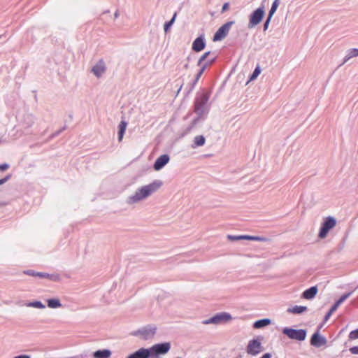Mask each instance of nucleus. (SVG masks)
<instances>
[{
  "mask_svg": "<svg viewBox=\"0 0 358 358\" xmlns=\"http://www.w3.org/2000/svg\"><path fill=\"white\" fill-rule=\"evenodd\" d=\"M349 350L353 355H358V346L352 347Z\"/></svg>",
  "mask_w": 358,
  "mask_h": 358,
  "instance_id": "nucleus-33",
  "label": "nucleus"
},
{
  "mask_svg": "<svg viewBox=\"0 0 358 358\" xmlns=\"http://www.w3.org/2000/svg\"><path fill=\"white\" fill-rule=\"evenodd\" d=\"M36 277L43 278H50L53 279V277L48 273H40L38 272L37 274H36Z\"/></svg>",
  "mask_w": 358,
  "mask_h": 358,
  "instance_id": "nucleus-29",
  "label": "nucleus"
},
{
  "mask_svg": "<svg viewBox=\"0 0 358 358\" xmlns=\"http://www.w3.org/2000/svg\"><path fill=\"white\" fill-rule=\"evenodd\" d=\"M279 3H280L279 0H275L273 1V4L271 6V10L269 11V13H268V16H270V17H272L273 15L276 11V10L279 6Z\"/></svg>",
  "mask_w": 358,
  "mask_h": 358,
  "instance_id": "nucleus-22",
  "label": "nucleus"
},
{
  "mask_svg": "<svg viewBox=\"0 0 358 358\" xmlns=\"http://www.w3.org/2000/svg\"><path fill=\"white\" fill-rule=\"evenodd\" d=\"M231 320V316L227 313H221L215 315L213 317L203 322L204 324H220L222 322H227Z\"/></svg>",
  "mask_w": 358,
  "mask_h": 358,
  "instance_id": "nucleus-8",
  "label": "nucleus"
},
{
  "mask_svg": "<svg viewBox=\"0 0 358 358\" xmlns=\"http://www.w3.org/2000/svg\"><path fill=\"white\" fill-rule=\"evenodd\" d=\"M176 15H177V14H176V13H175L173 16V17H172V19L170 21H169V22L165 23V24H164V31H165V32H167L168 30L169 29V28L173 24V22H174V21L176 20Z\"/></svg>",
  "mask_w": 358,
  "mask_h": 358,
  "instance_id": "nucleus-24",
  "label": "nucleus"
},
{
  "mask_svg": "<svg viewBox=\"0 0 358 358\" xmlns=\"http://www.w3.org/2000/svg\"><path fill=\"white\" fill-rule=\"evenodd\" d=\"M350 295V293L345 294L342 295L340 299L335 303V304L338 307L343 301H345Z\"/></svg>",
  "mask_w": 358,
  "mask_h": 358,
  "instance_id": "nucleus-25",
  "label": "nucleus"
},
{
  "mask_svg": "<svg viewBox=\"0 0 358 358\" xmlns=\"http://www.w3.org/2000/svg\"><path fill=\"white\" fill-rule=\"evenodd\" d=\"M205 48V43L201 37L196 38L192 44V49L195 52H200Z\"/></svg>",
  "mask_w": 358,
  "mask_h": 358,
  "instance_id": "nucleus-13",
  "label": "nucleus"
},
{
  "mask_svg": "<svg viewBox=\"0 0 358 358\" xmlns=\"http://www.w3.org/2000/svg\"><path fill=\"white\" fill-rule=\"evenodd\" d=\"M317 293V287H311L310 288L305 290L302 294V297L306 299H313Z\"/></svg>",
  "mask_w": 358,
  "mask_h": 358,
  "instance_id": "nucleus-14",
  "label": "nucleus"
},
{
  "mask_svg": "<svg viewBox=\"0 0 358 358\" xmlns=\"http://www.w3.org/2000/svg\"><path fill=\"white\" fill-rule=\"evenodd\" d=\"M9 178H10L9 176H7L5 178L1 179L0 180V185L4 184L9 179Z\"/></svg>",
  "mask_w": 358,
  "mask_h": 358,
  "instance_id": "nucleus-38",
  "label": "nucleus"
},
{
  "mask_svg": "<svg viewBox=\"0 0 358 358\" xmlns=\"http://www.w3.org/2000/svg\"><path fill=\"white\" fill-rule=\"evenodd\" d=\"M106 71V66L104 62L101 59L99 62L94 66L92 69V71L94 73L95 76L97 77H100Z\"/></svg>",
  "mask_w": 358,
  "mask_h": 358,
  "instance_id": "nucleus-11",
  "label": "nucleus"
},
{
  "mask_svg": "<svg viewBox=\"0 0 358 358\" xmlns=\"http://www.w3.org/2000/svg\"><path fill=\"white\" fill-rule=\"evenodd\" d=\"M38 272H36L33 270H27V271H24V274H27L28 275H31V276H34L36 277V274H37Z\"/></svg>",
  "mask_w": 358,
  "mask_h": 358,
  "instance_id": "nucleus-32",
  "label": "nucleus"
},
{
  "mask_svg": "<svg viewBox=\"0 0 358 358\" xmlns=\"http://www.w3.org/2000/svg\"><path fill=\"white\" fill-rule=\"evenodd\" d=\"M171 348L169 343H163L152 345L149 350H150L151 357H157L158 355H164L167 353Z\"/></svg>",
  "mask_w": 358,
  "mask_h": 358,
  "instance_id": "nucleus-5",
  "label": "nucleus"
},
{
  "mask_svg": "<svg viewBox=\"0 0 358 358\" xmlns=\"http://www.w3.org/2000/svg\"><path fill=\"white\" fill-rule=\"evenodd\" d=\"M349 339L350 340H356L358 338V329H356V330H354V331H352L350 334H349Z\"/></svg>",
  "mask_w": 358,
  "mask_h": 358,
  "instance_id": "nucleus-27",
  "label": "nucleus"
},
{
  "mask_svg": "<svg viewBox=\"0 0 358 358\" xmlns=\"http://www.w3.org/2000/svg\"><path fill=\"white\" fill-rule=\"evenodd\" d=\"M169 162V157L167 155H163L159 157L155 164H154V169L155 171H159L162 169L168 162Z\"/></svg>",
  "mask_w": 358,
  "mask_h": 358,
  "instance_id": "nucleus-9",
  "label": "nucleus"
},
{
  "mask_svg": "<svg viewBox=\"0 0 358 358\" xmlns=\"http://www.w3.org/2000/svg\"><path fill=\"white\" fill-rule=\"evenodd\" d=\"M127 122L124 120H122L118 125V129H119L118 140L120 142L122 141V140L123 138L124 134L126 129H127Z\"/></svg>",
  "mask_w": 358,
  "mask_h": 358,
  "instance_id": "nucleus-16",
  "label": "nucleus"
},
{
  "mask_svg": "<svg viewBox=\"0 0 358 358\" xmlns=\"http://www.w3.org/2000/svg\"><path fill=\"white\" fill-rule=\"evenodd\" d=\"M210 55V52H207L206 53H204L200 58L199 59V62H202L203 61H204L206 59V58Z\"/></svg>",
  "mask_w": 358,
  "mask_h": 358,
  "instance_id": "nucleus-36",
  "label": "nucleus"
},
{
  "mask_svg": "<svg viewBox=\"0 0 358 358\" xmlns=\"http://www.w3.org/2000/svg\"><path fill=\"white\" fill-rule=\"evenodd\" d=\"M358 56V49H351L345 57V62H347L350 58Z\"/></svg>",
  "mask_w": 358,
  "mask_h": 358,
  "instance_id": "nucleus-21",
  "label": "nucleus"
},
{
  "mask_svg": "<svg viewBox=\"0 0 358 358\" xmlns=\"http://www.w3.org/2000/svg\"><path fill=\"white\" fill-rule=\"evenodd\" d=\"M229 3H224L222 8V12L223 13V12L226 11L227 10L229 9Z\"/></svg>",
  "mask_w": 358,
  "mask_h": 358,
  "instance_id": "nucleus-37",
  "label": "nucleus"
},
{
  "mask_svg": "<svg viewBox=\"0 0 358 358\" xmlns=\"http://www.w3.org/2000/svg\"><path fill=\"white\" fill-rule=\"evenodd\" d=\"M261 73V70L259 69V67H257L255 71H253L251 77H250V80H255Z\"/></svg>",
  "mask_w": 358,
  "mask_h": 358,
  "instance_id": "nucleus-28",
  "label": "nucleus"
},
{
  "mask_svg": "<svg viewBox=\"0 0 358 358\" xmlns=\"http://www.w3.org/2000/svg\"><path fill=\"white\" fill-rule=\"evenodd\" d=\"M9 166L7 164H2L0 165V171H4L8 169Z\"/></svg>",
  "mask_w": 358,
  "mask_h": 358,
  "instance_id": "nucleus-35",
  "label": "nucleus"
},
{
  "mask_svg": "<svg viewBox=\"0 0 358 358\" xmlns=\"http://www.w3.org/2000/svg\"><path fill=\"white\" fill-rule=\"evenodd\" d=\"M306 306H295L292 308L289 309L288 311L294 314H300L306 310Z\"/></svg>",
  "mask_w": 358,
  "mask_h": 358,
  "instance_id": "nucleus-20",
  "label": "nucleus"
},
{
  "mask_svg": "<svg viewBox=\"0 0 358 358\" xmlns=\"http://www.w3.org/2000/svg\"><path fill=\"white\" fill-rule=\"evenodd\" d=\"M283 334L287 335L289 338L298 341H303L306 338V332L303 329H293L285 328L282 330Z\"/></svg>",
  "mask_w": 358,
  "mask_h": 358,
  "instance_id": "nucleus-6",
  "label": "nucleus"
},
{
  "mask_svg": "<svg viewBox=\"0 0 358 358\" xmlns=\"http://www.w3.org/2000/svg\"><path fill=\"white\" fill-rule=\"evenodd\" d=\"M150 350L145 348H140L138 350L131 354L127 358H150Z\"/></svg>",
  "mask_w": 358,
  "mask_h": 358,
  "instance_id": "nucleus-10",
  "label": "nucleus"
},
{
  "mask_svg": "<svg viewBox=\"0 0 358 358\" xmlns=\"http://www.w3.org/2000/svg\"><path fill=\"white\" fill-rule=\"evenodd\" d=\"M48 306L50 308H57L61 307L62 304L58 299H51L47 301Z\"/></svg>",
  "mask_w": 358,
  "mask_h": 358,
  "instance_id": "nucleus-19",
  "label": "nucleus"
},
{
  "mask_svg": "<svg viewBox=\"0 0 358 358\" xmlns=\"http://www.w3.org/2000/svg\"><path fill=\"white\" fill-rule=\"evenodd\" d=\"M234 22H228L220 27L213 36V41L222 40L229 33Z\"/></svg>",
  "mask_w": 358,
  "mask_h": 358,
  "instance_id": "nucleus-7",
  "label": "nucleus"
},
{
  "mask_svg": "<svg viewBox=\"0 0 358 358\" xmlns=\"http://www.w3.org/2000/svg\"><path fill=\"white\" fill-rule=\"evenodd\" d=\"M30 306H33L34 308H45V306L43 305L40 301L33 302L32 303H31Z\"/></svg>",
  "mask_w": 358,
  "mask_h": 358,
  "instance_id": "nucleus-30",
  "label": "nucleus"
},
{
  "mask_svg": "<svg viewBox=\"0 0 358 358\" xmlns=\"http://www.w3.org/2000/svg\"><path fill=\"white\" fill-rule=\"evenodd\" d=\"M194 143L196 146H201L205 143V138L203 136H196L194 138Z\"/></svg>",
  "mask_w": 358,
  "mask_h": 358,
  "instance_id": "nucleus-23",
  "label": "nucleus"
},
{
  "mask_svg": "<svg viewBox=\"0 0 358 358\" xmlns=\"http://www.w3.org/2000/svg\"><path fill=\"white\" fill-rule=\"evenodd\" d=\"M111 355V352L109 350H97L94 352L93 357L94 358H110Z\"/></svg>",
  "mask_w": 358,
  "mask_h": 358,
  "instance_id": "nucleus-15",
  "label": "nucleus"
},
{
  "mask_svg": "<svg viewBox=\"0 0 358 358\" xmlns=\"http://www.w3.org/2000/svg\"><path fill=\"white\" fill-rule=\"evenodd\" d=\"M242 240H249V241H257L266 242L268 241V239L264 236H249V235H241Z\"/></svg>",
  "mask_w": 358,
  "mask_h": 358,
  "instance_id": "nucleus-17",
  "label": "nucleus"
},
{
  "mask_svg": "<svg viewBox=\"0 0 358 358\" xmlns=\"http://www.w3.org/2000/svg\"><path fill=\"white\" fill-rule=\"evenodd\" d=\"M338 308V306L334 304L331 308V309L329 310V311L328 312V313L325 316V320L327 321V320H329V318L331 317V315L337 310Z\"/></svg>",
  "mask_w": 358,
  "mask_h": 358,
  "instance_id": "nucleus-26",
  "label": "nucleus"
},
{
  "mask_svg": "<svg viewBox=\"0 0 358 358\" xmlns=\"http://www.w3.org/2000/svg\"><path fill=\"white\" fill-rule=\"evenodd\" d=\"M271 20V17H270V16H268V18L264 24V31L268 29Z\"/></svg>",
  "mask_w": 358,
  "mask_h": 358,
  "instance_id": "nucleus-34",
  "label": "nucleus"
},
{
  "mask_svg": "<svg viewBox=\"0 0 358 358\" xmlns=\"http://www.w3.org/2000/svg\"><path fill=\"white\" fill-rule=\"evenodd\" d=\"M264 15V8H258L256 9L250 16V20L248 23V28L252 29L256 25H257L263 19Z\"/></svg>",
  "mask_w": 358,
  "mask_h": 358,
  "instance_id": "nucleus-4",
  "label": "nucleus"
},
{
  "mask_svg": "<svg viewBox=\"0 0 358 358\" xmlns=\"http://www.w3.org/2000/svg\"><path fill=\"white\" fill-rule=\"evenodd\" d=\"M336 220L332 217H327L323 222L321 229L319 232V237L320 238H324L329 231L333 229L336 226Z\"/></svg>",
  "mask_w": 358,
  "mask_h": 358,
  "instance_id": "nucleus-3",
  "label": "nucleus"
},
{
  "mask_svg": "<svg viewBox=\"0 0 358 358\" xmlns=\"http://www.w3.org/2000/svg\"><path fill=\"white\" fill-rule=\"evenodd\" d=\"M262 341V338L261 337L250 340L246 348L247 353L252 356L259 354L263 350Z\"/></svg>",
  "mask_w": 358,
  "mask_h": 358,
  "instance_id": "nucleus-2",
  "label": "nucleus"
},
{
  "mask_svg": "<svg viewBox=\"0 0 358 358\" xmlns=\"http://www.w3.org/2000/svg\"><path fill=\"white\" fill-rule=\"evenodd\" d=\"M162 185L159 180L155 181L148 185H145L138 189L135 194L131 197L133 202H136L145 199L151 194L156 192Z\"/></svg>",
  "mask_w": 358,
  "mask_h": 358,
  "instance_id": "nucleus-1",
  "label": "nucleus"
},
{
  "mask_svg": "<svg viewBox=\"0 0 358 358\" xmlns=\"http://www.w3.org/2000/svg\"><path fill=\"white\" fill-rule=\"evenodd\" d=\"M15 358H30V357L29 355H23L17 356Z\"/></svg>",
  "mask_w": 358,
  "mask_h": 358,
  "instance_id": "nucleus-39",
  "label": "nucleus"
},
{
  "mask_svg": "<svg viewBox=\"0 0 358 358\" xmlns=\"http://www.w3.org/2000/svg\"><path fill=\"white\" fill-rule=\"evenodd\" d=\"M227 238L230 241H239L242 240L241 235V236H232L228 235Z\"/></svg>",
  "mask_w": 358,
  "mask_h": 358,
  "instance_id": "nucleus-31",
  "label": "nucleus"
},
{
  "mask_svg": "<svg viewBox=\"0 0 358 358\" xmlns=\"http://www.w3.org/2000/svg\"><path fill=\"white\" fill-rule=\"evenodd\" d=\"M310 343L312 345L320 347L326 343V340L321 337L317 333H315L311 338Z\"/></svg>",
  "mask_w": 358,
  "mask_h": 358,
  "instance_id": "nucleus-12",
  "label": "nucleus"
},
{
  "mask_svg": "<svg viewBox=\"0 0 358 358\" xmlns=\"http://www.w3.org/2000/svg\"><path fill=\"white\" fill-rule=\"evenodd\" d=\"M271 321L268 319H263L260 320L256 321L254 324L253 327L255 329H259L264 327H266L270 324Z\"/></svg>",
  "mask_w": 358,
  "mask_h": 358,
  "instance_id": "nucleus-18",
  "label": "nucleus"
}]
</instances>
